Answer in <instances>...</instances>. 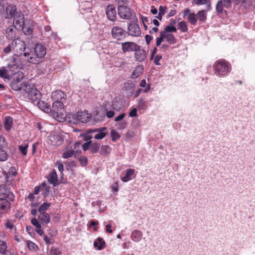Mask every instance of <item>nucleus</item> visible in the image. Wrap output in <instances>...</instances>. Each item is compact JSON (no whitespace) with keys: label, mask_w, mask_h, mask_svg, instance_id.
Instances as JSON below:
<instances>
[{"label":"nucleus","mask_w":255,"mask_h":255,"mask_svg":"<svg viewBox=\"0 0 255 255\" xmlns=\"http://www.w3.org/2000/svg\"><path fill=\"white\" fill-rule=\"evenodd\" d=\"M46 54V47L40 43L35 44L33 50H26L23 55L28 62L33 64L41 63Z\"/></svg>","instance_id":"1"},{"label":"nucleus","mask_w":255,"mask_h":255,"mask_svg":"<svg viewBox=\"0 0 255 255\" xmlns=\"http://www.w3.org/2000/svg\"><path fill=\"white\" fill-rule=\"evenodd\" d=\"M13 43L14 55L7 60V66L10 71L14 72L18 67L15 56H20L23 54L26 51V45L25 42L19 38L13 40Z\"/></svg>","instance_id":"2"},{"label":"nucleus","mask_w":255,"mask_h":255,"mask_svg":"<svg viewBox=\"0 0 255 255\" xmlns=\"http://www.w3.org/2000/svg\"><path fill=\"white\" fill-rule=\"evenodd\" d=\"M14 199L13 194L5 190L4 193L0 195V213H6L10 208L11 203Z\"/></svg>","instance_id":"3"},{"label":"nucleus","mask_w":255,"mask_h":255,"mask_svg":"<svg viewBox=\"0 0 255 255\" xmlns=\"http://www.w3.org/2000/svg\"><path fill=\"white\" fill-rule=\"evenodd\" d=\"M213 67L215 69V74L219 76H225L231 69L230 64L223 60L216 61Z\"/></svg>","instance_id":"4"},{"label":"nucleus","mask_w":255,"mask_h":255,"mask_svg":"<svg viewBox=\"0 0 255 255\" xmlns=\"http://www.w3.org/2000/svg\"><path fill=\"white\" fill-rule=\"evenodd\" d=\"M106 129V127L88 129L85 134L86 140H90L93 138L98 140L104 138L107 135V133L105 132Z\"/></svg>","instance_id":"5"},{"label":"nucleus","mask_w":255,"mask_h":255,"mask_svg":"<svg viewBox=\"0 0 255 255\" xmlns=\"http://www.w3.org/2000/svg\"><path fill=\"white\" fill-rule=\"evenodd\" d=\"M25 90L22 94L24 98H27L32 103L36 102L38 98H41V93L34 85L28 84Z\"/></svg>","instance_id":"6"},{"label":"nucleus","mask_w":255,"mask_h":255,"mask_svg":"<svg viewBox=\"0 0 255 255\" xmlns=\"http://www.w3.org/2000/svg\"><path fill=\"white\" fill-rule=\"evenodd\" d=\"M63 107V101H54L53 103L52 111H53L54 118L58 121H61L63 119L61 117L62 116Z\"/></svg>","instance_id":"7"},{"label":"nucleus","mask_w":255,"mask_h":255,"mask_svg":"<svg viewBox=\"0 0 255 255\" xmlns=\"http://www.w3.org/2000/svg\"><path fill=\"white\" fill-rule=\"evenodd\" d=\"M111 34L113 38L120 40L126 37L127 32L120 26H114L111 29Z\"/></svg>","instance_id":"8"},{"label":"nucleus","mask_w":255,"mask_h":255,"mask_svg":"<svg viewBox=\"0 0 255 255\" xmlns=\"http://www.w3.org/2000/svg\"><path fill=\"white\" fill-rule=\"evenodd\" d=\"M118 13L119 16L124 19H129L134 12L128 7L120 5L118 8Z\"/></svg>","instance_id":"9"},{"label":"nucleus","mask_w":255,"mask_h":255,"mask_svg":"<svg viewBox=\"0 0 255 255\" xmlns=\"http://www.w3.org/2000/svg\"><path fill=\"white\" fill-rule=\"evenodd\" d=\"M121 44L123 53L134 52L138 50V48L140 47V46L135 43L130 41L122 42Z\"/></svg>","instance_id":"10"},{"label":"nucleus","mask_w":255,"mask_h":255,"mask_svg":"<svg viewBox=\"0 0 255 255\" xmlns=\"http://www.w3.org/2000/svg\"><path fill=\"white\" fill-rule=\"evenodd\" d=\"M127 34L132 36L138 37L141 34V30L138 24L130 23L128 26Z\"/></svg>","instance_id":"11"},{"label":"nucleus","mask_w":255,"mask_h":255,"mask_svg":"<svg viewBox=\"0 0 255 255\" xmlns=\"http://www.w3.org/2000/svg\"><path fill=\"white\" fill-rule=\"evenodd\" d=\"M183 13V18H186L191 24L193 25H196L198 20L196 14L194 13L191 12L190 9L188 8H185Z\"/></svg>","instance_id":"12"},{"label":"nucleus","mask_w":255,"mask_h":255,"mask_svg":"<svg viewBox=\"0 0 255 255\" xmlns=\"http://www.w3.org/2000/svg\"><path fill=\"white\" fill-rule=\"evenodd\" d=\"M13 17V24H15V27L21 28L24 23V15L21 11H17Z\"/></svg>","instance_id":"13"},{"label":"nucleus","mask_w":255,"mask_h":255,"mask_svg":"<svg viewBox=\"0 0 255 255\" xmlns=\"http://www.w3.org/2000/svg\"><path fill=\"white\" fill-rule=\"evenodd\" d=\"M28 84L27 82H17L15 81H11L10 87L14 91H19L22 94L25 89H26Z\"/></svg>","instance_id":"14"},{"label":"nucleus","mask_w":255,"mask_h":255,"mask_svg":"<svg viewBox=\"0 0 255 255\" xmlns=\"http://www.w3.org/2000/svg\"><path fill=\"white\" fill-rule=\"evenodd\" d=\"M90 118L91 115L85 111L77 112L75 118L76 120L84 123L88 122Z\"/></svg>","instance_id":"15"},{"label":"nucleus","mask_w":255,"mask_h":255,"mask_svg":"<svg viewBox=\"0 0 255 255\" xmlns=\"http://www.w3.org/2000/svg\"><path fill=\"white\" fill-rule=\"evenodd\" d=\"M106 13L109 20L115 21L116 19V10L114 5H110L107 6Z\"/></svg>","instance_id":"16"},{"label":"nucleus","mask_w":255,"mask_h":255,"mask_svg":"<svg viewBox=\"0 0 255 255\" xmlns=\"http://www.w3.org/2000/svg\"><path fill=\"white\" fill-rule=\"evenodd\" d=\"M134 52H135L134 56L136 60L140 62H142L146 58V53L144 49H140L139 47L138 50H135Z\"/></svg>","instance_id":"17"},{"label":"nucleus","mask_w":255,"mask_h":255,"mask_svg":"<svg viewBox=\"0 0 255 255\" xmlns=\"http://www.w3.org/2000/svg\"><path fill=\"white\" fill-rule=\"evenodd\" d=\"M33 104L37 106L41 110H43L46 112H48L50 110L49 106L48 104L44 101H41L40 98H38L36 100V102H34Z\"/></svg>","instance_id":"18"},{"label":"nucleus","mask_w":255,"mask_h":255,"mask_svg":"<svg viewBox=\"0 0 255 255\" xmlns=\"http://www.w3.org/2000/svg\"><path fill=\"white\" fill-rule=\"evenodd\" d=\"M66 95L60 90H57L52 93V98L55 101H61L65 99Z\"/></svg>","instance_id":"19"},{"label":"nucleus","mask_w":255,"mask_h":255,"mask_svg":"<svg viewBox=\"0 0 255 255\" xmlns=\"http://www.w3.org/2000/svg\"><path fill=\"white\" fill-rule=\"evenodd\" d=\"M134 172V169L130 168L128 169L126 171L125 176L122 178V180L124 182H126L134 178L135 175Z\"/></svg>","instance_id":"20"},{"label":"nucleus","mask_w":255,"mask_h":255,"mask_svg":"<svg viewBox=\"0 0 255 255\" xmlns=\"http://www.w3.org/2000/svg\"><path fill=\"white\" fill-rule=\"evenodd\" d=\"M80 151H78L77 150H75L67 148L66 151L63 153L62 157L65 159H67L72 157L73 155H74V156H76L80 153Z\"/></svg>","instance_id":"21"},{"label":"nucleus","mask_w":255,"mask_h":255,"mask_svg":"<svg viewBox=\"0 0 255 255\" xmlns=\"http://www.w3.org/2000/svg\"><path fill=\"white\" fill-rule=\"evenodd\" d=\"M48 181L54 186L58 184V176L55 169H53L49 174Z\"/></svg>","instance_id":"22"},{"label":"nucleus","mask_w":255,"mask_h":255,"mask_svg":"<svg viewBox=\"0 0 255 255\" xmlns=\"http://www.w3.org/2000/svg\"><path fill=\"white\" fill-rule=\"evenodd\" d=\"M102 111L103 114H105L108 119L113 118L115 115V113L113 110L111 109V108L108 107L107 105H105V104H104V106L102 108Z\"/></svg>","instance_id":"23"},{"label":"nucleus","mask_w":255,"mask_h":255,"mask_svg":"<svg viewBox=\"0 0 255 255\" xmlns=\"http://www.w3.org/2000/svg\"><path fill=\"white\" fill-rule=\"evenodd\" d=\"M16 8L15 6L12 5H9L6 8V18H10L14 16L16 12Z\"/></svg>","instance_id":"24"},{"label":"nucleus","mask_w":255,"mask_h":255,"mask_svg":"<svg viewBox=\"0 0 255 255\" xmlns=\"http://www.w3.org/2000/svg\"><path fill=\"white\" fill-rule=\"evenodd\" d=\"M48 138L50 143L54 146H58L61 143V137L58 135H51Z\"/></svg>","instance_id":"25"},{"label":"nucleus","mask_w":255,"mask_h":255,"mask_svg":"<svg viewBox=\"0 0 255 255\" xmlns=\"http://www.w3.org/2000/svg\"><path fill=\"white\" fill-rule=\"evenodd\" d=\"M160 34H161V36L170 44L176 43V39L172 34L166 33V32H160Z\"/></svg>","instance_id":"26"},{"label":"nucleus","mask_w":255,"mask_h":255,"mask_svg":"<svg viewBox=\"0 0 255 255\" xmlns=\"http://www.w3.org/2000/svg\"><path fill=\"white\" fill-rule=\"evenodd\" d=\"M143 72V66L142 65H138L134 70L132 72L131 78L132 79L136 78L141 75Z\"/></svg>","instance_id":"27"},{"label":"nucleus","mask_w":255,"mask_h":255,"mask_svg":"<svg viewBox=\"0 0 255 255\" xmlns=\"http://www.w3.org/2000/svg\"><path fill=\"white\" fill-rule=\"evenodd\" d=\"M15 26H10L6 29V36L9 39H12L15 37Z\"/></svg>","instance_id":"28"},{"label":"nucleus","mask_w":255,"mask_h":255,"mask_svg":"<svg viewBox=\"0 0 255 255\" xmlns=\"http://www.w3.org/2000/svg\"><path fill=\"white\" fill-rule=\"evenodd\" d=\"M11 52L13 53V41L10 43H8L6 46H5L2 50V54L7 55Z\"/></svg>","instance_id":"29"},{"label":"nucleus","mask_w":255,"mask_h":255,"mask_svg":"<svg viewBox=\"0 0 255 255\" xmlns=\"http://www.w3.org/2000/svg\"><path fill=\"white\" fill-rule=\"evenodd\" d=\"M13 125L12 119L10 117H5L4 120V125L5 129L7 131L10 130Z\"/></svg>","instance_id":"30"},{"label":"nucleus","mask_w":255,"mask_h":255,"mask_svg":"<svg viewBox=\"0 0 255 255\" xmlns=\"http://www.w3.org/2000/svg\"><path fill=\"white\" fill-rule=\"evenodd\" d=\"M196 15L198 16V19H199V21L204 22L207 19V11L205 10H200L197 12Z\"/></svg>","instance_id":"31"},{"label":"nucleus","mask_w":255,"mask_h":255,"mask_svg":"<svg viewBox=\"0 0 255 255\" xmlns=\"http://www.w3.org/2000/svg\"><path fill=\"white\" fill-rule=\"evenodd\" d=\"M38 218L42 223L46 224L49 223L50 222V216L47 213H40V215Z\"/></svg>","instance_id":"32"},{"label":"nucleus","mask_w":255,"mask_h":255,"mask_svg":"<svg viewBox=\"0 0 255 255\" xmlns=\"http://www.w3.org/2000/svg\"><path fill=\"white\" fill-rule=\"evenodd\" d=\"M111 151V148L108 145H103L101 146L100 153L102 156H107Z\"/></svg>","instance_id":"33"},{"label":"nucleus","mask_w":255,"mask_h":255,"mask_svg":"<svg viewBox=\"0 0 255 255\" xmlns=\"http://www.w3.org/2000/svg\"><path fill=\"white\" fill-rule=\"evenodd\" d=\"M51 205L50 203L45 202L39 207L37 211L39 213H46V211L49 208Z\"/></svg>","instance_id":"34"},{"label":"nucleus","mask_w":255,"mask_h":255,"mask_svg":"<svg viewBox=\"0 0 255 255\" xmlns=\"http://www.w3.org/2000/svg\"><path fill=\"white\" fill-rule=\"evenodd\" d=\"M23 74L21 72L18 71L13 74V80L12 81H15L17 82H23Z\"/></svg>","instance_id":"35"},{"label":"nucleus","mask_w":255,"mask_h":255,"mask_svg":"<svg viewBox=\"0 0 255 255\" xmlns=\"http://www.w3.org/2000/svg\"><path fill=\"white\" fill-rule=\"evenodd\" d=\"M178 29L183 32H186L188 30V25L186 21H181L177 24Z\"/></svg>","instance_id":"36"},{"label":"nucleus","mask_w":255,"mask_h":255,"mask_svg":"<svg viewBox=\"0 0 255 255\" xmlns=\"http://www.w3.org/2000/svg\"><path fill=\"white\" fill-rule=\"evenodd\" d=\"M94 246L97 250H101L105 248V242L104 240H95Z\"/></svg>","instance_id":"37"},{"label":"nucleus","mask_w":255,"mask_h":255,"mask_svg":"<svg viewBox=\"0 0 255 255\" xmlns=\"http://www.w3.org/2000/svg\"><path fill=\"white\" fill-rule=\"evenodd\" d=\"M31 224L37 228V232L39 234L41 235L43 233V231L41 229V226L36 218L32 219L31 220Z\"/></svg>","instance_id":"38"},{"label":"nucleus","mask_w":255,"mask_h":255,"mask_svg":"<svg viewBox=\"0 0 255 255\" xmlns=\"http://www.w3.org/2000/svg\"><path fill=\"white\" fill-rule=\"evenodd\" d=\"M100 144L97 142H91L90 151L92 153H95L99 151Z\"/></svg>","instance_id":"39"},{"label":"nucleus","mask_w":255,"mask_h":255,"mask_svg":"<svg viewBox=\"0 0 255 255\" xmlns=\"http://www.w3.org/2000/svg\"><path fill=\"white\" fill-rule=\"evenodd\" d=\"M28 144L27 143H24L19 145L18 147V150L21 152L22 155H26L27 153V148Z\"/></svg>","instance_id":"40"},{"label":"nucleus","mask_w":255,"mask_h":255,"mask_svg":"<svg viewBox=\"0 0 255 255\" xmlns=\"http://www.w3.org/2000/svg\"><path fill=\"white\" fill-rule=\"evenodd\" d=\"M210 3V0H193L192 3L197 5H201ZM209 9L211 7V4L208 5Z\"/></svg>","instance_id":"41"},{"label":"nucleus","mask_w":255,"mask_h":255,"mask_svg":"<svg viewBox=\"0 0 255 255\" xmlns=\"http://www.w3.org/2000/svg\"><path fill=\"white\" fill-rule=\"evenodd\" d=\"M0 77L4 79H8L9 78L8 71L4 67L0 68Z\"/></svg>","instance_id":"42"},{"label":"nucleus","mask_w":255,"mask_h":255,"mask_svg":"<svg viewBox=\"0 0 255 255\" xmlns=\"http://www.w3.org/2000/svg\"><path fill=\"white\" fill-rule=\"evenodd\" d=\"M224 7L223 1L220 0L218 1L216 8V11L218 13H222L223 12V7Z\"/></svg>","instance_id":"43"},{"label":"nucleus","mask_w":255,"mask_h":255,"mask_svg":"<svg viewBox=\"0 0 255 255\" xmlns=\"http://www.w3.org/2000/svg\"><path fill=\"white\" fill-rule=\"evenodd\" d=\"M142 233L139 230H134L131 233V237L132 239H138L142 238Z\"/></svg>","instance_id":"44"},{"label":"nucleus","mask_w":255,"mask_h":255,"mask_svg":"<svg viewBox=\"0 0 255 255\" xmlns=\"http://www.w3.org/2000/svg\"><path fill=\"white\" fill-rule=\"evenodd\" d=\"M7 249V245L5 242L0 240V254H3L5 253Z\"/></svg>","instance_id":"45"},{"label":"nucleus","mask_w":255,"mask_h":255,"mask_svg":"<svg viewBox=\"0 0 255 255\" xmlns=\"http://www.w3.org/2000/svg\"><path fill=\"white\" fill-rule=\"evenodd\" d=\"M29 250L32 251H36L38 249V246L31 241H28L27 243Z\"/></svg>","instance_id":"46"},{"label":"nucleus","mask_w":255,"mask_h":255,"mask_svg":"<svg viewBox=\"0 0 255 255\" xmlns=\"http://www.w3.org/2000/svg\"><path fill=\"white\" fill-rule=\"evenodd\" d=\"M111 136L112 139L114 141H116L120 137V134L115 130H112L111 132Z\"/></svg>","instance_id":"47"},{"label":"nucleus","mask_w":255,"mask_h":255,"mask_svg":"<svg viewBox=\"0 0 255 255\" xmlns=\"http://www.w3.org/2000/svg\"><path fill=\"white\" fill-rule=\"evenodd\" d=\"M21 28L25 35H30L32 33V29L29 26L23 25Z\"/></svg>","instance_id":"48"},{"label":"nucleus","mask_w":255,"mask_h":255,"mask_svg":"<svg viewBox=\"0 0 255 255\" xmlns=\"http://www.w3.org/2000/svg\"><path fill=\"white\" fill-rule=\"evenodd\" d=\"M61 250L55 247H52L50 251L49 255H61Z\"/></svg>","instance_id":"49"},{"label":"nucleus","mask_w":255,"mask_h":255,"mask_svg":"<svg viewBox=\"0 0 255 255\" xmlns=\"http://www.w3.org/2000/svg\"><path fill=\"white\" fill-rule=\"evenodd\" d=\"M177 29L174 26H166L165 27L164 31H162V32H166V33H168L170 32H176Z\"/></svg>","instance_id":"50"},{"label":"nucleus","mask_w":255,"mask_h":255,"mask_svg":"<svg viewBox=\"0 0 255 255\" xmlns=\"http://www.w3.org/2000/svg\"><path fill=\"white\" fill-rule=\"evenodd\" d=\"M7 157L8 154L7 153L3 150H0V161H5L7 159Z\"/></svg>","instance_id":"51"},{"label":"nucleus","mask_w":255,"mask_h":255,"mask_svg":"<svg viewBox=\"0 0 255 255\" xmlns=\"http://www.w3.org/2000/svg\"><path fill=\"white\" fill-rule=\"evenodd\" d=\"M78 160L82 166H85L87 165L88 162L87 157L85 156H81L79 158Z\"/></svg>","instance_id":"52"},{"label":"nucleus","mask_w":255,"mask_h":255,"mask_svg":"<svg viewBox=\"0 0 255 255\" xmlns=\"http://www.w3.org/2000/svg\"><path fill=\"white\" fill-rule=\"evenodd\" d=\"M55 166H57L58 170L61 173V175H63V171H64V166L62 163L59 161H57L55 163Z\"/></svg>","instance_id":"53"},{"label":"nucleus","mask_w":255,"mask_h":255,"mask_svg":"<svg viewBox=\"0 0 255 255\" xmlns=\"http://www.w3.org/2000/svg\"><path fill=\"white\" fill-rule=\"evenodd\" d=\"M91 142H92V141L90 140L89 141H87V142L84 143L82 145V147L84 151H86L88 149L90 150Z\"/></svg>","instance_id":"54"},{"label":"nucleus","mask_w":255,"mask_h":255,"mask_svg":"<svg viewBox=\"0 0 255 255\" xmlns=\"http://www.w3.org/2000/svg\"><path fill=\"white\" fill-rule=\"evenodd\" d=\"M126 65V63L124 61H119V62H118V61H115V66L117 67H124Z\"/></svg>","instance_id":"55"},{"label":"nucleus","mask_w":255,"mask_h":255,"mask_svg":"<svg viewBox=\"0 0 255 255\" xmlns=\"http://www.w3.org/2000/svg\"><path fill=\"white\" fill-rule=\"evenodd\" d=\"M76 167V163L75 162L72 161L67 162V168L72 169Z\"/></svg>","instance_id":"56"},{"label":"nucleus","mask_w":255,"mask_h":255,"mask_svg":"<svg viewBox=\"0 0 255 255\" xmlns=\"http://www.w3.org/2000/svg\"><path fill=\"white\" fill-rule=\"evenodd\" d=\"M125 116H126V114L125 113H122L115 118V122H120V121L123 120Z\"/></svg>","instance_id":"57"},{"label":"nucleus","mask_w":255,"mask_h":255,"mask_svg":"<svg viewBox=\"0 0 255 255\" xmlns=\"http://www.w3.org/2000/svg\"><path fill=\"white\" fill-rule=\"evenodd\" d=\"M161 58H162L161 56L159 55H156L154 60V62L155 64L156 65H160V64L159 63V61L161 59Z\"/></svg>","instance_id":"58"},{"label":"nucleus","mask_w":255,"mask_h":255,"mask_svg":"<svg viewBox=\"0 0 255 255\" xmlns=\"http://www.w3.org/2000/svg\"><path fill=\"white\" fill-rule=\"evenodd\" d=\"M145 101L144 99H140L138 103V106L140 108H143L145 106Z\"/></svg>","instance_id":"59"},{"label":"nucleus","mask_w":255,"mask_h":255,"mask_svg":"<svg viewBox=\"0 0 255 255\" xmlns=\"http://www.w3.org/2000/svg\"><path fill=\"white\" fill-rule=\"evenodd\" d=\"M232 0H224L223 3L224 7L229 8L231 6Z\"/></svg>","instance_id":"60"},{"label":"nucleus","mask_w":255,"mask_h":255,"mask_svg":"<svg viewBox=\"0 0 255 255\" xmlns=\"http://www.w3.org/2000/svg\"><path fill=\"white\" fill-rule=\"evenodd\" d=\"M129 116L130 117H134L137 116V110L134 108L129 113Z\"/></svg>","instance_id":"61"},{"label":"nucleus","mask_w":255,"mask_h":255,"mask_svg":"<svg viewBox=\"0 0 255 255\" xmlns=\"http://www.w3.org/2000/svg\"><path fill=\"white\" fill-rule=\"evenodd\" d=\"M5 146V139L3 137L0 135V149Z\"/></svg>","instance_id":"62"},{"label":"nucleus","mask_w":255,"mask_h":255,"mask_svg":"<svg viewBox=\"0 0 255 255\" xmlns=\"http://www.w3.org/2000/svg\"><path fill=\"white\" fill-rule=\"evenodd\" d=\"M166 8L160 6L159 8V13L160 15H163L165 14Z\"/></svg>","instance_id":"63"},{"label":"nucleus","mask_w":255,"mask_h":255,"mask_svg":"<svg viewBox=\"0 0 255 255\" xmlns=\"http://www.w3.org/2000/svg\"><path fill=\"white\" fill-rule=\"evenodd\" d=\"M163 38H164L163 37H162L161 36V34H160V37H158L156 39V46H158L161 44L162 41H163Z\"/></svg>","instance_id":"64"}]
</instances>
